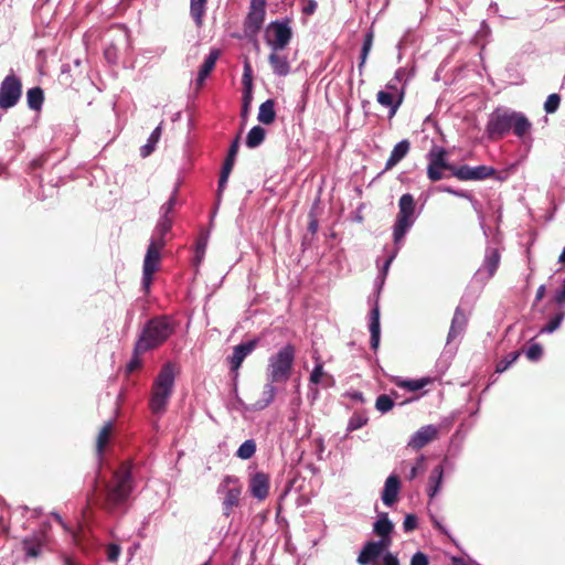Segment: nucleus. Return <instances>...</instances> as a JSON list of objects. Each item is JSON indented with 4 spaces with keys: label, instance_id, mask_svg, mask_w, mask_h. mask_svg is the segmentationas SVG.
Masks as SVG:
<instances>
[{
    "label": "nucleus",
    "instance_id": "nucleus-2",
    "mask_svg": "<svg viewBox=\"0 0 565 565\" xmlns=\"http://www.w3.org/2000/svg\"><path fill=\"white\" fill-rule=\"evenodd\" d=\"M532 122L521 111L511 110L507 107L495 108L489 116L486 132L491 141L502 140L509 132L519 138L531 134Z\"/></svg>",
    "mask_w": 565,
    "mask_h": 565
},
{
    "label": "nucleus",
    "instance_id": "nucleus-23",
    "mask_svg": "<svg viewBox=\"0 0 565 565\" xmlns=\"http://www.w3.org/2000/svg\"><path fill=\"white\" fill-rule=\"evenodd\" d=\"M241 493H242L241 486L232 487V489H228L225 492V498H224L223 504H222L224 515L230 516L232 514L234 508L239 505Z\"/></svg>",
    "mask_w": 565,
    "mask_h": 565
},
{
    "label": "nucleus",
    "instance_id": "nucleus-10",
    "mask_svg": "<svg viewBox=\"0 0 565 565\" xmlns=\"http://www.w3.org/2000/svg\"><path fill=\"white\" fill-rule=\"evenodd\" d=\"M22 94V83L15 75L3 78L0 85V107L11 108L19 102Z\"/></svg>",
    "mask_w": 565,
    "mask_h": 565
},
{
    "label": "nucleus",
    "instance_id": "nucleus-34",
    "mask_svg": "<svg viewBox=\"0 0 565 565\" xmlns=\"http://www.w3.org/2000/svg\"><path fill=\"white\" fill-rule=\"evenodd\" d=\"M161 137V126H158L153 129L147 145L140 148V153L142 157H148L151 152L154 151L157 143Z\"/></svg>",
    "mask_w": 565,
    "mask_h": 565
},
{
    "label": "nucleus",
    "instance_id": "nucleus-49",
    "mask_svg": "<svg viewBox=\"0 0 565 565\" xmlns=\"http://www.w3.org/2000/svg\"><path fill=\"white\" fill-rule=\"evenodd\" d=\"M417 525H418V520L415 514H408L405 516L404 522H403L404 531H406V532L414 531V530H416Z\"/></svg>",
    "mask_w": 565,
    "mask_h": 565
},
{
    "label": "nucleus",
    "instance_id": "nucleus-22",
    "mask_svg": "<svg viewBox=\"0 0 565 565\" xmlns=\"http://www.w3.org/2000/svg\"><path fill=\"white\" fill-rule=\"evenodd\" d=\"M411 142L409 140H402L396 143V146L393 147L390 157L385 163V171H388V169L394 168L397 166L398 162L405 158L409 151Z\"/></svg>",
    "mask_w": 565,
    "mask_h": 565
},
{
    "label": "nucleus",
    "instance_id": "nucleus-32",
    "mask_svg": "<svg viewBox=\"0 0 565 565\" xmlns=\"http://www.w3.org/2000/svg\"><path fill=\"white\" fill-rule=\"evenodd\" d=\"M443 472H444V468L441 465L436 466L433 469V471L430 472V476H429V481H430L429 495L430 497H435L437 494V492L439 491L440 483L443 481Z\"/></svg>",
    "mask_w": 565,
    "mask_h": 565
},
{
    "label": "nucleus",
    "instance_id": "nucleus-30",
    "mask_svg": "<svg viewBox=\"0 0 565 565\" xmlns=\"http://www.w3.org/2000/svg\"><path fill=\"white\" fill-rule=\"evenodd\" d=\"M28 106L32 109H40L44 102V93L41 87H32L26 92Z\"/></svg>",
    "mask_w": 565,
    "mask_h": 565
},
{
    "label": "nucleus",
    "instance_id": "nucleus-33",
    "mask_svg": "<svg viewBox=\"0 0 565 565\" xmlns=\"http://www.w3.org/2000/svg\"><path fill=\"white\" fill-rule=\"evenodd\" d=\"M207 0H190V13L198 25H201L202 18L205 13Z\"/></svg>",
    "mask_w": 565,
    "mask_h": 565
},
{
    "label": "nucleus",
    "instance_id": "nucleus-21",
    "mask_svg": "<svg viewBox=\"0 0 565 565\" xmlns=\"http://www.w3.org/2000/svg\"><path fill=\"white\" fill-rule=\"evenodd\" d=\"M370 345L373 350L379 349L381 340V323L379 303L374 306L370 313Z\"/></svg>",
    "mask_w": 565,
    "mask_h": 565
},
{
    "label": "nucleus",
    "instance_id": "nucleus-46",
    "mask_svg": "<svg viewBox=\"0 0 565 565\" xmlns=\"http://www.w3.org/2000/svg\"><path fill=\"white\" fill-rule=\"evenodd\" d=\"M141 353H137V343L135 344L132 355L127 364V370L129 373L135 372V370H138L141 367Z\"/></svg>",
    "mask_w": 565,
    "mask_h": 565
},
{
    "label": "nucleus",
    "instance_id": "nucleus-56",
    "mask_svg": "<svg viewBox=\"0 0 565 565\" xmlns=\"http://www.w3.org/2000/svg\"><path fill=\"white\" fill-rule=\"evenodd\" d=\"M40 552H41V546L40 545H29V546H26V555L28 556H32V557L39 556Z\"/></svg>",
    "mask_w": 565,
    "mask_h": 565
},
{
    "label": "nucleus",
    "instance_id": "nucleus-55",
    "mask_svg": "<svg viewBox=\"0 0 565 565\" xmlns=\"http://www.w3.org/2000/svg\"><path fill=\"white\" fill-rule=\"evenodd\" d=\"M555 302L558 303V305H563L565 303V279H564V284L562 286V289L558 290L556 294H555V298H554Z\"/></svg>",
    "mask_w": 565,
    "mask_h": 565
},
{
    "label": "nucleus",
    "instance_id": "nucleus-64",
    "mask_svg": "<svg viewBox=\"0 0 565 565\" xmlns=\"http://www.w3.org/2000/svg\"><path fill=\"white\" fill-rule=\"evenodd\" d=\"M316 6H317L316 3H310V4L308 6V8H305V12H306V13H313V11H315V9H316Z\"/></svg>",
    "mask_w": 565,
    "mask_h": 565
},
{
    "label": "nucleus",
    "instance_id": "nucleus-61",
    "mask_svg": "<svg viewBox=\"0 0 565 565\" xmlns=\"http://www.w3.org/2000/svg\"><path fill=\"white\" fill-rule=\"evenodd\" d=\"M350 397L355 399L356 402H364L363 393L361 392L351 393Z\"/></svg>",
    "mask_w": 565,
    "mask_h": 565
},
{
    "label": "nucleus",
    "instance_id": "nucleus-14",
    "mask_svg": "<svg viewBox=\"0 0 565 565\" xmlns=\"http://www.w3.org/2000/svg\"><path fill=\"white\" fill-rule=\"evenodd\" d=\"M166 244L167 241L161 238H152L150 241V244L143 257V267L147 268L148 274L149 271L156 274V271L160 268V252L161 249L164 248Z\"/></svg>",
    "mask_w": 565,
    "mask_h": 565
},
{
    "label": "nucleus",
    "instance_id": "nucleus-29",
    "mask_svg": "<svg viewBox=\"0 0 565 565\" xmlns=\"http://www.w3.org/2000/svg\"><path fill=\"white\" fill-rule=\"evenodd\" d=\"M265 137H266V131H265L264 127L254 126L247 132L246 145L249 148H256L259 146V143L264 142Z\"/></svg>",
    "mask_w": 565,
    "mask_h": 565
},
{
    "label": "nucleus",
    "instance_id": "nucleus-25",
    "mask_svg": "<svg viewBox=\"0 0 565 565\" xmlns=\"http://www.w3.org/2000/svg\"><path fill=\"white\" fill-rule=\"evenodd\" d=\"M404 99V92H401L398 98H394L393 93L381 90L377 93V103L390 108V117H394L398 106Z\"/></svg>",
    "mask_w": 565,
    "mask_h": 565
},
{
    "label": "nucleus",
    "instance_id": "nucleus-6",
    "mask_svg": "<svg viewBox=\"0 0 565 565\" xmlns=\"http://www.w3.org/2000/svg\"><path fill=\"white\" fill-rule=\"evenodd\" d=\"M399 211L396 215V221L393 226V241L399 247L408 230L412 228L415 222L416 203L413 194H403L398 201Z\"/></svg>",
    "mask_w": 565,
    "mask_h": 565
},
{
    "label": "nucleus",
    "instance_id": "nucleus-17",
    "mask_svg": "<svg viewBox=\"0 0 565 565\" xmlns=\"http://www.w3.org/2000/svg\"><path fill=\"white\" fill-rule=\"evenodd\" d=\"M437 436L438 428L436 426H423L411 437L408 446L414 449L424 448L428 443L436 440Z\"/></svg>",
    "mask_w": 565,
    "mask_h": 565
},
{
    "label": "nucleus",
    "instance_id": "nucleus-41",
    "mask_svg": "<svg viewBox=\"0 0 565 565\" xmlns=\"http://www.w3.org/2000/svg\"><path fill=\"white\" fill-rule=\"evenodd\" d=\"M565 318V312L556 313L548 322L541 329V332L552 333L559 328L562 320Z\"/></svg>",
    "mask_w": 565,
    "mask_h": 565
},
{
    "label": "nucleus",
    "instance_id": "nucleus-58",
    "mask_svg": "<svg viewBox=\"0 0 565 565\" xmlns=\"http://www.w3.org/2000/svg\"><path fill=\"white\" fill-rule=\"evenodd\" d=\"M545 294H546V287H545V285H541L536 290L535 301L542 300L544 298Z\"/></svg>",
    "mask_w": 565,
    "mask_h": 565
},
{
    "label": "nucleus",
    "instance_id": "nucleus-38",
    "mask_svg": "<svg viewBox=\"0 0 565 565\" xmlns=\"http://www.w3.org/2000/svg\"><path fill=\"white\" fill-rule=\"evenodd\" d=\"M256 451V443L255 440H246L243 441V444L239 446V448L236 451V456L242 458L243 460H248V458H252Z\"/></svg>",
    "mask_w": 565,
    "mask_h": 565
},
{
    "label": "nucleus",
    "instance_id": "nucleus-57",
    "mask_svg": "<svg viewBox=\"0 0 565 565\" xmlns=\"http://www.w3.org/2000/svg\"><path fill=\"white\" fill-rule=\"evenodd\" d=\"M205 249H206V242H205V239L198 241L196 253H198V259L199 260L201 259V257L204 254Z\"/></svg>",
    "mask_w": 565,
    "mask_h": 565
},
{
    "label": "nucleus",
    "instance_id": "nucleus-53",
    "mask_svg": "<svg viewBox=\"0 0 565 565\" xmlns=\"http://www.w3.org/2000/svg\"><path fill=\"white\" fill-rule=\"evenodd\" d=\"M243 92L253 93V73L248 75H243Z\"/></svg>",
    "mask_w": 565,
    "mask_h": 565
},
{
    "label": "nucleus",
    "instance_id": "nucleus-60",
    "mask_svg": "<svg viewBox=\"0 0 565 565\" xmlns=\"http://www.w3.org/2000/svg\"><path fill=\"white\" fill-rule=\"evenodd\" d=\"M318 230V221L316 218H311L309 221V231L312 233V234H316Z\"/></svg>",
    "mask_w": 565,
    "mask_h": 565
},
{
    "label": "nucleus",
    "instance_id": "nucleus-59",
    "mask_svg": "<svg viewBox=\"0 0 565 565\" xmlns=\"http://www.w3.org/2000/svg\"><path fill=\"white\" fill-rule=\"evenodd\" d=\"M394 256H395V254H393V255L388 256V258H387V259H386V262L384 263L383 268H382V275H383V276H385V275H386V273L388 271L390 265H391V263L393 262Z\"/></svg>",
    "mask_w": 565,
    "mask_h": 565
},
{
    "label": "nucleus",
    "instance_id": "nucleus-47",
    "mask_svg": "<svg viewBox=\"0 0 565 565\" xmlns=\"http://www.w3.org/2000/svg\"><path fill=\"white\" fill-rule=\"evenodd\" d=\"M542 352L543 351L541 344L534 343L530 345L525 354L527 359L533 360L535 362V360L542 358Z\"/></svg>",
    "mask_w": 565,
    "mask_h": 565
},
{
    "label": "nucleus",
    "instance_id": "nucleus-8",
    "mask_svg": "<svg viewBox=\"0 0 565 565\" xmlns=\"http://www.w3.org/2000/svg\"><path fill=\"white\" fill-rule=\"evenodd\" d=\"M291 38L292 32L288 22H279V20H275L269 23L266 29L265 40L270 50L286 49Z\"/></svg>",
    "mask_w": 565,
    "mask_h": 565
},
{
    "label": "nucleus",
    "instance_id": "nucleus-45",
    "mask_svg": "<svg viewBox=\"0 0 565 565\" xmlns=\"http://www.w3.org/2000/svg\"><path fill=\"white\" fill-rule=\"evenodd\" d=\"M561 99L562 98H561L559 95H557V93H553L546 99V102L544 104V110L546 113H555V111H557V109L559 107V104H561Z\"/></svg>",
    "mask_w": 565,
    "mask_h": 565
},
{
    "label": "nucleus",
    "instance_id": "nucleus-62",
    "mask_svg": "<svg viewBox=\"0 0 565 565\" xmlns=\"http://www.w3.org/2000/svg\"><path fill=\"white\" fill-rule=\"evenodd\" d=\"M418 469L419 467L418 466H413L409 473H408V479L409 480H414V478L417 477V473H418Z\"/></svg>",
    "mask_w": 565,
    "mask_h": 565
},
{
    "label": "nucleus",
    "instance_id": "nucleus-3",
    "mask_svg": "<svg viewBox=\"0 0 565 565\" xmlns=\"http://www.w3.org/2000/svg\"><path fill=\"white\" fill-rule=\"evenodd\" d=\"M174 384L175 366L171 362L164 363L152 383L151 396L148 403L153 414L161 416V414L167 412Z\"/></svg>",
    "mask_w": 565,
    "mask_h": 565
},
{
    "label": "nucleus",
    "instance_id": "nucleus-63",
    "mask_svg": "<svg viewBox=\"0 0 565 565\" xmlns=\"http://www.w3.org/2000/svg\"><path fill=\"white\" fill-rule=\"evenodd\" d=\"M249 73H253V68H252V66L249 65V63H248V62H246V63L244 64L243 74H249Z\"/></svg>",
    "mask_w": 565,
    "mask_h": 565
},
{
    "label": "nucleus",
    "instance_id": "nucleus-13",
    "mask_svg": "<svg viewBox=\"0 0 565 565\" xmlns=\"http://www.w3.org/2000/svg\"><path fill=\"white\" fill-rule=\"evenodd\" d=\"M390 542L391 540L367 541L363 550L360 551L356 559L358 564L370 565L372 562H376Z\"/></svg>",
    "mask_w": 565,
    "mask_h": 565
},
{
    "label": "nucleus",
    "instance_id": "nucleus-35",
    "mask_svg": "<svg viewBox=\"0 0 565 565\" xmlns=\"http://www.w3.org/2000/svg\"><path fill=\"white\" fill-rule=\"evenodd\" d=\"M427 383H430L429 377L415 379V381H401L399 379L395 382L398 387L407 388L409 392H417V390L424 388Z\"/></svg>",
    "mask_w": 565,
    "mask_h": 565
},
{
    "label": "nucleus",
    "instance_id": "nucleus-20",
    "mask_svg": "<svg viewBox=\"0 0 565 565\" xmlns=\"http://www.w3.org/2000/svg\"><path fill=\"white\" fill-rule=\"evenodd\" d=\"M281 51H271L268 57V62L273 68V72L279 76L285 77L290 72V63L286 54L280 53Z\"/></svg>",
    "mask_w": 565,
    "mask_h": 565
},
{
    "label": "nucleus",
    "instance_id": "nucleus-27",
    "mask_svg": "<svg viewBox=\"0 0 565 565\" xmlns=\"http://www.w3.org/2000/svg\"><path fill=\"white\" fill-rule=\"evenodd\" d=\"M114 431V425L111 422H107L99 430L96 440V450L99 457H102L104 449L109 444Z\"/></svg>",
    "mask_w": 565,
    "mask_h": 565
},
{
    "label": "nucleus",
    "instance_id": "nucleus-40",
    "mask_svg": "<svg viewBox=\"0 0 565 565\" xmlns=\"http://www.w3.org/2000/svg\"><path fill=\"white\" fill-rule=\"evenodd\" d=\"M172 230V221L169 218V216H162L161 221L159 222L154 234L152 237H160L161 239H166L164 236L169 234V232Z\"/></svg>",
    "mask_w": 565,
    "mask_h": 565
},
{
    "label": "nucleus",
    "instance_id": "nucleus-16",
    "mask_svg": "<svg viewBox=\"0 0 565 565\" xmlns=\"http://www.w3.org/2000/svg\"><path fill=\"white\" fill-rule=\"evenodd\" d=\"M257 343V339H252L247 340V342L236 344V347L233 349L232 355L228 356V363L233 372H237L242 362L245 360V358H247L248 354L253 353Z\"/></svg>",
    "mask_w": 565,
    "mask_h": 565
},
{
    "label": "nucleus",
    "instance_id": "nucleus-19",
    "mask_svg": "<svg viewBox=\"0 0 565 565\" xmlns=\"http://www.w3.org/2000/svg\"><path fill=\"white\" fill-rule=\"evenodd\" d=\"M401 490V480L396 475H391L384 482V490L382 492V501L385 505H393L396 502L398 492Z\"/></svg>",
    "mask_w": 565,
    "mask_h": 565
},
{
    "label": "nucleus",
    "instance_id": "nucleus-9",
    "mask_svg": "<svg viewBox=\"0 0 565 565\" xmlns=\"http://www.w3.org/2000/svg\"><path fill=\"white\" fill-rule=\"evenodd\" d=\"M266 14V0H252L248 13L244 20V32L248 38L255 35L263 28Z\"/></svg>",
    "mask_w": 565,
    "mask_h": 565
},
{
    "label": "nucleus",
    "instance_id": "nucleus-7",
    "mask_svg": "<svg viewBox=\"0 0 565 565\" xmlns=\"http://www.w3.org/2000/svg\"><path fill=\"white\" fill-rule=\"evenodd\" d=\"M448 152L443 147L435 146L427 154L428 167H427V177L430 181H439L443 180L444 174L443 171H449L451 175L455 177V172L458 169L457 166L451 164L447 160Z\"/></svg>",
    "mask_w": 565,
    "mask_h": 565
},
{
    "label": "nucleus",
    "instance_id": "nucleus-18",
    "mask_svg": "<svg viewBox=\"0 0 565 565\" xmlns=\"http://www.w3.org/2000/svg\"><path fill=\"white\" fill-rule=\"evenodd\" d=\"M221 54L222 53L220 49H212L207 57L204 58L195 81L196 88H201L203 86L206 77H209L210 73L213 72L217 60L221 57Z\"/></svg>",
    "mask_w": 565,
    "mask_h": 565
},
{
    "label": "nucleus",
    "instance_id": "nucleus-39",
    "mask_svg": "<svg viewBox=\"0 0 565 565\" xmlns=\"http://www.w3.org/2000/svg\"><path fill=\"white\" fill-rule=\"evenodd\" d=\"M394 397L390 395H380L376 397L375 408L377 412L387 413L394 408Z\"/></svg>",
    "mask_w": 565,
    "mask_h": 565
},
{
    "label": "nucleus",
    "instance_id": "nucleus-43",
    "mask_svg": "<svg viewBox=\"0 0 565 565\" xmlns=\"http://www.w3.org/2000/svg\"><path fill=\"white\" fill-rule=\"evenodd\" d=\"M322 377L332 380V376L327 375L324 372L323 363H316L310 374V382L315 384L321 383Z\"/></svg>",
    "mask_w": 565,
    "mask_h": 565
},
{
    "label": "nucleus",
    "instance_id": "nucleus-4",
    "mask_svg": "<svg viewBox=\"0 0 565 565\" xmlns=\"http://www.w3.org/2000/svg\"><path fill=\"white\" fill-rule=\"evenodd\" d=\"M295 363V347L286 344L277 353L269 358V381L265 385V393L267 394V404L271 403L275 398L276 388L273 383L287 382L291 376L292 365Z\"/></svg>",
    "mask_w": 565,
    "mask_h": 565
},
{
    "label": "nucleus",
    "instance_id": "nucleus-44",
    "mask_svg": "<svg viewBox=\"0 0 565 565\" xmlns=\"http://www.w3.org/2000/svg\"><path fill=\"white\" fill-rule=\"evenodd\" d=\"M253 104V93L243 92V105L241 109V118L246 121L248 118L249 108Z\"/></svg>",
    "mask_w": 565,
    "mask_h": 565
},
{
    "label": "nucleus",
    "instance_id": "nucleus-52",
    "mask_svg": "<svg viewBox=\"0 0 565 565\" xmlns=\"http://www.w3.org/2000/svg\"><path fill=\"white\" fill-rule=\"evenodd\" d=\"M153 281V273L147 271V268H142V285L146 291L149 290L151 282Z\"/></svg>",
    "mask_w": 565,
    "mask_h": 565
},
{
    "label": "nucleus",
    "instance_id": "nucleus-28",
    "mask_svg": "<svg viewBox=\"0 0 565 565\" xmlns=\"http://www.w3.org/2000/svg\"><path fill=\"white\" fill-rule=\"evenodd\" d=\"M394 530V524L390 521L387 514H381L376 523L373 525V531L382 536V540H390V535Z\"/></svg>",
    "mask_w": 565,
    "mask_h": 565
},
{
    "label": "nucleus",
    "instance_id": "nucleus-12",
    "mask_svg": "<svg viewBox=\"0 0 565 565\" xmlns=\"http://www.w3.org/2000/svg\"><path fill=\"white\" fill-rule=\"evenodd\" d=\"M239 140H241V137L237 136L235 138V140L232 141V143L228 148V153H227V156L224 160L223 167L221 169V175H220L218 185H217V195L218 196H221L223 191L225 190L226 182L228 181L230 174L233 171V167H234V163H235V160H236V157L238 153V149H239Z\"/></svg>",
    "mask_w": 565,
    "mask_h": 565
},
{
    "label": "nucleus",
    "instance_id": "nucleus-36",
    "mask_svg": "<svg viewBox=\"0 0 565 565\" xmlns=\"http://www.w3.org/2000/svg\"><path fill=\"white\" fill-rule=\"evenodd\" d=\"M373 41H374V33L373 32H367L365 34V36H364V41H363V44H362V50H361V55H360L361 62L358 65V67L360 70H362L363 66L366 63L367 56H369L370 51H371L372 45H373Z\"/></svg>",
    "mask_w": 565,
    "mask_h": 565
},
{
    "label": "nucleus",
    "instance_id": "nucleus-11",
    "mask_svg": "<svg viewBox=\"0 0 565 565\" xmlns=\"http://www.w3.org/2000/svg\"><path fill=\"white\" fill-rule=\"evenodd\" d=\"M494 175H497L495 168L489 166H459L455 172V177L461 181H480Z\"/></svg>",
    "mask_w": 565,
    "mask_h": 565
},
{
    "label": "nucleus",
    "instance_id": "nucleus-42",
    "mask_svg": "<svg viewBox=\"0 0 565 565\" xmlns=\"http://www.w3.org/2000/svg\"><path fill=\"white\" fill-rule=\"evenodd\" d=\"M520 352H511L508 354L507 358L502 359L499 363L495 365V372L502 373L508 370V367L511 366L512 363H514L519 356Z\"/></svg>",
    "mask_w": 565,
    "mask_h": 565
},
{
    "label": "nucleus",
    "instance_id": "nucleus-37",
    "mask_svg": "<svg viewBox=\"0 0 565 565\" xmlns=\"http://www.w3.org/2000/svg\"><path fill=\"white\" fill-rule=\"evenodd\" d=\"M369 417L364 412H354L348 423V431H354L363 426H366Z\"/></svg>",
    "mask_w": 565,
    "mask_h": 565
},
{
    "label": "nucleus",
    "instance_id": "nucleus-31",
    "mask_svg": "<svg viewBox=\"0 0 565 565\" xmlns=\"http://www.w3.org/2000/svg\"><path fill=\"white\" fill-rule=\"evenodd\" d=\"M500 265V254L498 249L490 250L483 262V269H486L488 276H493Z\"/></svg>",
    "mask_w": 565,
    "mask_h": 565
},
{
    "label": "nucleus",
    "instance_id": "nucleus-50",
    "mask_svg": "<svg viewBox=\"0 0 565 565\" xmlns=\"http://www.w3.org/2000/svg\"><path fill=\"white\" fill-rule=\"evenodd\" d=\"M175 195L177 190L173 191L172 195L169 198L168 202L162 205V212L164 216H169L170 212L173 211L175 206Z\"/></svg>",
    "mask_w": 565,
    "mask_h": 565
},
{
    "label": "nucleus",
    "instance_id": "nucleus-24",
    "mask_svg": "<svg viewBox=\"0 0 565 565\" xmlns=\"http://www.w3.org/2000/svg\"><path fill=\"white\" fill-rule=\"evenodd\" d=\"M468 323V319L461 308H457L454 312V317L450 324V330L448 333V341H451L455 338H458L460 333L465 330Z\"/></svg>",
    "mask_w": 565,
    "mask_h": 565
},
{
    "label": "nucleus",
    "instance_id": "nucleus-1",
    "mask_svg": "<svg viewBox=\"0 0 565 565\" xmlns=\"http://www.w3.org/2000/svg\"><path fill=\"white\" fill-rule=\"evenodd\" d=\"M130 461H122L113 472L110 480L96 477L90 493V501L110 513L122 515L128 510V501L134 491V477Z\"/></svg>",
    "mask_w": 565,
    "mask_h": 565
},
{
    "label": "nucleus",
    "instance_id": "nucleus-51",
    "mask_svg": "<svg viewBox=\"0 0 565 565\" xmlns=\"http://www.w3.org/2000/svg\"><path fill=\"white\" fill-rule=\"evenodd\" d=\"M411 565H428L427 555L418 551L413 555Z\"/></svg>",
    "mask_w": 565,
    "mask_h": 565
},
{
    "label": "nucleus",
    "instance_id": "nucleus-54",
    "mask_svg": "<svg viewBox=\"0 0 565 565\" xmlns=\"http://www.w3.org/2000/svg\"><path fill=\"white\" fill-rule=\"evenodd\" d=\"M383 565H401L396 555L387 553L383 557Z\"/></svg>",
    "mask_w": 565,
    "mask_h": 565
},
{
    "label": "nucleus",
    "instance_id": "nucleus-15",
    "mask_svg": "<svg viewBox=\"0 0 565 565\" xmlns=\"http://www.w3.org/2000/svg\"><path fill=\"white\" fill-rule=\"evenodd\" d=\"M270 488V479L269 476L264 471L255 472L254 476L250 477L248 489L250 494L255 497L259 501L266 500Z\"/></svg>",
    "mask_w": 565,
    "mask_h": 565
},
{
    "label": "nucleus",
    "instance_id": "nucleus-48",
    "mask_svg": "<svg viewBox=\"0 0 565 565\" xmlns=\"http://www.w3.org/2000/svg\"><path fill=\"white\" fill-rule=\"evenodd\" d=\"M121 548L118 544H109L106 548V557L110 562L118 561V556L120 555Z\"/></svg>",
    "mask_w": 565,
    "mask_h": 565
},
{
    "label": "nucleus",
    "instance_id": "nucleus-5",
    "mask_svg": "<svg viewBox=\"0 0 565 565\" xmlns=\"http://www.w3.org/2000/svg\"><path fill=\"white\" fill-rule=\"evenodd\" d=\"M173 332L174 327L168 317L149 319L137 339V353L159 348Z\"/></svg>",
    "mask_w": 565,
    "mask_h": 565
},
{
    "label": "nucleus",
    "instance_id": "nucleus-26",
    "mask_svg": "<svg viewBox=\"0 0 565 565\" xmlns=\"http://www.w3.org/2000/svg\"><path fill=\"white\" fill-rule=\"evenodd\" d=\"M276 118L275 111V100L273 98H268L266 102H263L258 107V120L263 124H271Z\"/></svg>",
    "mask_w": 565,
    "mask_h": 565
}]
</instances>
